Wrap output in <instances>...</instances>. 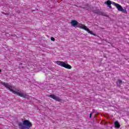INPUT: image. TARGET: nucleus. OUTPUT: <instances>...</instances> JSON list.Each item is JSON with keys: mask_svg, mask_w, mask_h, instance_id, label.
Returning a JSON list of instances; mask_svg holds the SVG:
<instances>
[{"mask_svg": "<svg viewBox=\"0 0 129 129\" xmlns=\"http://www.w3.org/2000/svg\"><path fill=\"white\" fill-rule=\"evenodd\" d=\"M71 24L74 26L78 25V27H79L81 29H83L84 30L87 31V32H88V33L92 35V31L89 30V29L87 28V27L85 26V25H83L81 24H79L78 22H77L76 20H72L71 22Z\"/></svg>", "mask_w": 129, "mask_h": 129, "instance_id": "obj_3", "label": "nucleus"}, {"mask_svg": "<svg viewBox=\"0 0 129 129\" xmlns=\"http://www.w3.org/2000/svg\"><path fill=\"white\" fill-rule=\"evenodd\" d=\"M18 125L20 129H30L32 124L30 121L24 120L23 123L19 122Z\"/></svg>", "mask_w": 129, "mask_h": 129, "instance_id": "obj_2", "label": "nucleus"}, {"mask_svg": "<svg viewBox=\"0 0 129 129\" xmlns=\"http://www.w3.org/2000/svg\"><path fill=\"white\" fill-rule=\"evenodd\" d=\"M112 5L116 7L119 12H122L123 13H125V12H126V9H123V8H122V7H121V6L119 5V4H118L113 2Z\"/></svg>", "mask_w": 129, "mask_h": 129, "instance_id": "obj_5", "label": "nucleus"}, {"mask_svg": "<svg viewBox=\"0 0 129 129\" xmlns=\"http://www.w3.org/2000/svg\"><path fill=\"white\" fill-rule=\"evenodd\" d=\"M92 111H93V112H95V110L93 109V110H92Z\"/></svg>", "mask_w": 129, "mask_h": 129, "instance_id": "obj_14", "label": "nucleus"}, {"mask_svg": "<svg viewBox=\"0 0 129 129\" xmlns=\"http://www.w3.org/2000/svg\"><path fill=\"white\" fill-rule=\"evenodd\" d=\"M114 125L115 127H116V128H119V127H120V124H119L118 121H116L114 122Z\"/></svg>", "mask_w": 129, "mask_h": 129, "instance_id": "obj_8", "label": "nucleus"}, {"mask_svg": "<svg viewBox=\"0 0 129 129\" xmlns=\"http://www.w3.org/2000/svg\"><path fill=\"white\" fill-rule=\"evenodd\" d=\"M105 5H107L108 8H109V9H112V8L111 7V5H112V4H113V3H112V2H111L110 0H108L106 2H104Z\"/></svg>", "mask_w": 129, "mask_h": 129, "instance_id": "obj_7", "label": "nucleus"}, {"mask_svg": "<svg viewBox=\"0 0 129 129\" xmlns=\"http://www.w3.org/2000/svg\"><path fill=\"white\" fill-rule=\"evenodd\" d=\"M55 63L57 64V65H59V66H61V67H64V68H66L67 69H71L72 68V67L68 63H65L64 61H56Z\"/></svg>", "mask_w": 129, "mask_h": 129, "instance_id": "obj_4", "label": "nucleus"}, {"mask_svg": "<svg viewBox=\"0 0 129 129\" xmlns=\"http://www.w3.org/2000/svg\"><path fill=\"white\" fill-rule=\"evenodd\" d=\"M97 14H98V15H102V12L101 11H98L96 12Z\"/></svg>", "mask_w": 129, "mask_h": 129, "instance_id": "obj_10", "label": "nucleus"}, {"mask_svg": "<svg viewBox=\"0 0 129 129\" xmlns=\"http://www.w3.org/2000/svg\"><path fill=\"white\" fill-rule=\"evenodd\" d=\"M2 72V70H0V73Z\"/></svg>", "mask_w": 129, "mask_h": 129, "instance_id": "obj_15", "label": "nucleus"}, {"mask_svg": "<svg viewBox=\"0 0 129 129\" xmlns=\"http://www.w3.org/2000/svg\"><path fill=\"white\" fill-rule=\"evenodd\" d=\"M51 41H55V38L54 37H51Z\"/></svg>", "mask_w": 129, "mask_h": 129, "instance_id": "obj_11", "label": "nucleus"}, {"mask_svg": "<svg viewBox=\"0 0 129 129\" xmlns=\"http://www.w3.org/2000/svg\"><path fill=\"white\" fill-rule=\"evenodd\" d=\"M87 11H91V9H90V8H88V9H87Z\"/></svg>", "mask_w": 129, "mask_h": 129, "instance_id": "obj_13", "label": "nucleus"}, {"mask_svg": "<svg viewBox=\"0 0 129 129\" xmlns=\"http://www.w3.org/2000/svg\"><path fill=\"white\" fill-rule=\"evenodd\" d=\"M122 83V81L121 80H118L116 82L117 86L118 87H120V85H121Z\"/></svg>", "mask_w": 129, "mask_h": 129, "instance_id": "obj_9", "label": "nucleus"}, {"mask_svg": "<svg viewBox=\"0 0 129 129\" xmlns=\"http://www.w3.org/2000/svg\"><path fill=\"white\" fill-rule=\"evenodd\" d=\"M91 116H92V113L90 114V118H91Z\"/></svg>", "mask_w": 129, "mask_h": 129, "instance_id": "obj_12", "label": "nucleus"}, {"mask_svg": "<svg viewBox=\"0 0 129 129\" xmlns=\"http://www.w3.org/2000/svg\"><path fill=\"white\" fill-rule=\"evenodd\" d=\"M1 84L5 86L6 88L13 92L14 94H16L18 96H20V97H23V98H27L28 95L25 94V93L21 91L20 90L13 88L12 86L7 83L1 82Z\"/></svg>", "mask_w": 129, "mask_h": 129, "instance_id": "obj_1", "label": "nucleus"}, {"mask_svg": "<svg viewBox=\"0 0 129 129\" xmlns=\"http://www.w3.org/2000/svg\"><path fill=\"white\" fill-rule=\"evenodd\" d=\"M48 97L52 98V99H54L56 101H61V100H62L60 98L54 94L48 95Z\"/></svg>", "mask_w": 129, "mask_h": 129, "instance_id": "obj_6", "label": "nucleus"}]
</instances>
